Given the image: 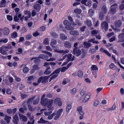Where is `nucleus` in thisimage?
Instances as JSON below:
<instances>
[{
    "label": "nucleus",
    "mask_w": 124,
    "mask_h": 124,
    "mask_svg": "<svg viewBox=\"0 0 124 124\" xmlns=\"http://www.w3.org/2000/svg\"><path fill=\"white\" fill-rule=\"evenodd\" d=\"M62 112H63V109L62 108H61L59 109L57 112H53L52 111V110L50 111H45L44 112V115L46 116V117H47L48 120H52L53 118H54V120L55 121H57L58 119H59L61 116H62ZM52 113H53L52 114Z\"/></svg>",
    "instance_id": "f257e3e1"
},
{
    "label": "nucleus",
    "mask_w": 124,
    "mask_h": 124,
    "mask_svg": "<svg viewBox=\"0 0 124 124\" xmlns=\"http://www.w3.org/2000/svg\"><path fill=\"white\" fill-rule=\"evenodd\" d=\"M45 94L43 95L41 99V104L42 106H47L48 110L51 111L54 110V107H53V104L54 103V100L53 99H48L45 98Z\"/></svg>",
    "instance_id": "f03ea898"
},
{
    "label": "nucleus",
    "mask_w": 124,
    "mask_h": 124,
    "mask_svg": "<svg viewBox=\"0 0 124 124\" xmlns=\"http://www.w3.org/2000/svg\"><path fill=\"white\" fill-rule=\"evenodd\" d=\"M68 20H69L71 23H70L67 20H64L63 22V23L65 26V29H66V30H68V31H73L74 30V27L71 26L72 23L74 22L73 21V18L72 17L69 16H68Z\"/></svg>",
    "instance_id": "7ed1b4c3"
},
{
    "label": "nucleus",
    "mask_w": 124,
    "mask_h": 124,
    "mask_svg": "<svg viewBox=\"0 0 124 124\" xmlns=\"http://www.w3.org/2000/svg\"><path fill=\"white\" fill-rule=\"evenodd\" d=\"M106 13H107V8H106V6H103L102 8V12L99 14L100 20H103V18H104V15L103 14H106Z\"/></svg>",
    "instance_id": "20e7f679"
},
{
    "label": "nucleus",
    "mask_w": 124,
    "mask_h": 124,
    "mask_svg": "<svg viewBox=\"0 0 124 124\" xmlns=\"http://www.w3.org/2000/svg\"><path fill=\"white\" fill-rule=\"evenodd\" d=\"M61 72V68H58L52 74V77L50 78L49 82H51L53 79H55V78H57L58 76H59V73Z\"/></svg>",
    "instance_id": "39448f33"
},
{
    "label": "nucleus",
    "mask_w": 124,
    "mask_h": 124,
    "mask_svg": "<svg viewBox=\"0 0 124 124\" xmlns=\"http://www.w3.org/2000/svg\"><path fill=\"white\" fill-rule=\"evenodd\" d=\"M40 58H41V59H44V60H46L47 62H54V61H55L56 60V58H51L48 59L49 56L45 54L40 55Z\"/></svg>",
    "instance_id": "423d86ee"
},
{
    "label": "nucleus",
    "mask_w": 124,
    "mask_h": 124,
    "mask_svg": "<svg viewBox=\"0 0 124 124\" xmlns=\"http://www.w3.org/2000/svg\"><path fill=\"white\" fill-rule=\"evenodd\" d=\"M48 79H49V77H40L38 79V83H42L43 84H45L48 82Z\"/></svg>",
    "instance_id": "0eeeda50"
},
{
    "label": "nucleus",
    "mask_w": 124,
    "mask_h": 124,
    "mask_svg": "<svg viewBox=\"0 0 124 124\" xmlns=\"http://www.w3.org/2000/svg\"><path fill=\"white\" fill-rule=\"evenodd\" d=\"M27 116L31 121H28L27 124H34L35 120L33 119V116H31V113H27Z\"/></svg>",
    "instance_id": "6e6552de"
},
{
    "label": "nucleus",
    "mask_w": 124,
    "mask_h": 124,
    "mask_svg": "<svg viewBox=\"0 0 124 124\" xmlns=\"http://www.w3.org/2000/svg\"><path fill=\"white\" fill-rule=\"evenodd\" d=\"M54 103L56 105H58L59 107H61L62 105V99L58 97H57L54 99Z\"/></svg>",
    "instance_id": "1a4fd4ad"
},
{
    "label": "nucleus",
    "mask_w": 124,
    "mask_h": 124,
    "mask_svg": "<svg viewBox=\"0 0 124 124\" xmlns=\"http://www.w3.org/2000/svg\"><path fill=\"white\" fill-rule=\"evenodd\" d=\"M117 7H118V5H117V4L112 5L109 11L110 13L111 14H114V13H116V9H117Z\"/></svg>",
    "instance_id": "9d476101"
},
{
    "label": "nucleus",
    "mask_w": 124,
    "mask_h": 124,
    "mask_svg": "<svg viewBox=\"0 0 124 124\" xmlns=\"http://www.w3.org/2000/svg\"><path fill=\"white\" fill-rule=\"evenodd\" d=\"M73 53L74 55H77V57H79L82 54V51L79 48H74Z\"/></svg>",
    "instance_id": "9b49d317"
},
{
    "label": "nucleus",
    "mask_w": 124,
    "mask_h": 124,
    "mask_svg": "<svg viewBox=\"0 0 124 124\" xmlns=\"http://www.w3.org/2000/svg\"><path fill=\"white\" fill-rule=\"evenodd\" d=\"M101 27L102 28V29H105V31H108V23H107L106 21H104L103 23H102L101 24Z\"/></svg>",
    "instance_id": "f8f14e48"
},
{
    "label": "nucleus",
    "mask_w": 124,
    "mask_h": 124,
    "mask_svg": "<svg viewBox=\"0 0 124 124\" xmlns=\"http://www.w3.org/2000/svg\"><path fill=\"white\" fill-rule=\"evenodd\" d=\"M34 97H35L29 99L27 102L30 111H32V107L31 106L30 104H31V102H32L33 99H34Z\"/></svg>",
    "instance_id": "ddd939ff"
},
{
    "label": "nucleus",
    "mask_w": 124,
    "mask_h": 124,
    "mask_svg": "<svg viewBox=\"0 0 124 124\" xmlns=\"http://www.w3.org/2000/svg\"><path fill=\"white\" fill-rule=\"evenodd\" d=\"M67 58V61L69 62L70 60H71V58H72V54H67L65 56L63 57V59H61L59 60V62H61L62 61H63V60H65V58Z\"/></svg>",
    "instance_id": "4468645a"
},
{
    "label": "nucleus",
    "mask_w": 124,
    "mask_h": 124,
    "mask_svg": "<svg viewBox=\"0 0 124 124\" xmlns=\"http://www.w3.org/2000/svg\"><path fill=\"white\" fill-rule=\"evenodd\" d=\"M54 51L55 52H56L57 53H59L60 54H67V53L69 52V50H68V49H66L65 50L62 49L61 50H60L58 49H55Z\"/></svg>",
    "instance_id": "2eb2a0df"
},
{
    "label": "nucleus",
    "mask_w": 124,
    "mask_h": 124,
    "mask_svg": "<svg viewBox=\"0 0 124 124\" xmlns=\"http://www.w3.org/2000/svg\"><path fill=\"white\" fill-rule=\"evenodd\" d=\"M77 110L80 116H84L85 115V112L83 111V107L82 106L78 107Z\"/></svg>",
    "instance_id": "dca6fc26"
},
{
    "label": "nucleus",
    "mask_w": 124,
    "mask_h": 124,
    "mask_svg": "<svg viewBox=\"0 0 124 124\" xmlns=\"http://www.w3.org/2000/svg\"><path fill=\"white\" fill-rule=\"evenodd\" d=\"M91 96H92V95L91 94V93H87L85 95V96L83 100V102H84V103L88 102V101H89V100H90V98H91Z\"/></svg>",
    "instance_id": "f3484780"
},
{
    "label": "nucleus",
    "mask_w": 124,
    "mask_h": 124,
    "mask_svg": "<svg viewBox=\"0 0 124 124\" xmlns=\"http://www.w3.org/2000/svg\"><path fill=\"white\" fill-rule=\"evenodd\" d=\"M2 32L4 35H8L10 33V31L7 28H4L2 29Z\"/></svg>",
    "instance_id": "a211bd4d"
},
{
    "label": "nucleus",
    "mask_w": 124,
    "mask_h": 124,
    "mask_svg": "<svg viewBox=\"0 0 124 124\" xmlns=\"http://www.w3.org/2000/svg\"><path fill=\"white\" fill-rule=\"evenodd\" d=\"M75 22H74L72 23V26H75L78 25V26H79L80 27L82 26V23H81V21H80L79 19H76L75 20Z\"/></svg>",
    "instance_id": "6ab92c4d"
},
{
    "label": "nucleus",
    "mask_w": 124,
    "mask_h": 124,
    "mask_svg": "<svg viewBox=\"0 0 124 124\" xmlns=\"http://www.w3.org/2000/svg\"><path fill=\"white\" fill-rule=\"evenodd\" d=\"M22 106H23V108H19V112H21V113L24 114L25 113V111H27V110H28V108H27V106L25 105V103H23L22 105Z\"/></svg>",
    "instance_id": "aec40b11"
},
{
    "label": "nucleus",
    "mask_w": 124,
    "mask_h": 124,
    "mask_svg": "<svg viewBox=\"0 0 124 124\" xmlns=\"http://www.w3.org/2000/svg\"><path fill=\"white\" fill-rule=\"evenodd\" d=\"M34 9L37 12H39L41 9V5L40 4H36L34 5Z\"/></svg>",
    "instance_id": "412c9836"
},
{
    "label": "nucleus",
    "mask_w": 124,
    "mask_h": 124,
    "mask_svg": "<svg viewBox=\"0 0 124 124\" xmlns=\"http://www.w3.org/2000/svg\"><path fill=\"white\" fill-rule=\"evenodd\" d=\"M100 52H101L102 53H105V54H106V55H107V56H108V57H111V54L110 53H109V52H108L107 51V50L105 49L104 48L101 47L100 49Z\"/></svg>",
    "instance_id": "4be33fe9"
},
{
    "label": "nucleus",
    "mask_w": 124,
    "mask_h": 124,
    "mask_svg": "<svg viewBox=\"0 0 124 124\" xmlns=\"http://www.w3.org/2000/svg\"><path fill=\"white\" fill-rule=\"evenodd\" d=\"M124 33L120 34L118 36V42H124Z\"/></svg>",
    "instance_id": "5701e85b"
},
{
    "label": "nucleus",
    "mask_w": 124,
    "mask_h": 124,
    "mask_svg": "<svg viewBox=\"0 0 124 124\" xmlns=\"http://www.w3.org/2000/svg\"><path fill=\"white\" fill-rule=\"evenodd\" d=\"M19 116L20 120L22 121V122H27L28 121V118H27L25 115L21 114H19Z\"/></svg>",
    "instance_id": "b1692460"
},
{
    "label": "nucleus",
    "mask_w": 124,
    "mask_h": 124,
    "mask_svg": "<svg viewBox=\"0 0 124 124\" xmlns=\"http://www.w3.org/2000/svg\"><path fill=\"white\" fill-rule=\"evenodd\" d=\"M5 49H6V47L4 46L0 47V53H1L2 55H6V54H7V52L5 51Z\"/></svg>",
    "instance_id": "393cba45"
},
{
    "label": "nucleus",
    "mask_w": 124,
    "mask_h": 124,
    "mask_svg": "<svg viewBox=\"0 0 124 124\" xmlns=\"http://www.w3.org/2000/svg\"><path fill=\"white\" fill-rule=\"evenodd\" d=\"M40 57V55H39V56L38 57H33V58H32L31 59V61H32L34 60V62H35V63H38V62H40V59H41V58Z\"/></svg>",
    "instance_id": "a878e982"
},
{
    "label": "nucleus",
    "mask_w": 124,
    "mask_h": 124,
    "mask_svg": "<svg viewBox=\"0 0 124 124\" xmlns=\"http://www.w3.org/2000/svg\"><path fill=\"white\" fill-rule=\"evenodd\" d=\"M18 121H19V117H18V115L16 114L13 117V122L15 124H18Z\"/></svg>",
    "instance_id": "bb28decb"
},
{
    "label": "nucleus",
    "mask_w": 124,
    "mask_h": 124,
    "mask_svg": "<svg viewBox=\"0 0 124 124\" xmlns=\"http://www.w3.org/2000/svg\"><path fill=\"white\" fill-rule=\"evenodd\" d=\"M34 79H35V78L33 76L28 77V83L31 84V83H32V81H33Z\"/></svg>",
    "instance_id": "cd10ccee"
},
{
    "label": "nucleus",
    "mask_w": 124,
    "mask_h": 124,
    "mask_svg": "<svg viewBox=\"0 0 124 124\" xmlns=\"http://www.w3.org/2000/svg\"><path fill=\"white\" fill-rule=\"evenodd\" d=\"M60 38L61 40H66L67 39V36L64 34L61 33Z\"/></svg>",
    "instance_id": "c85d7f7f"
},
{
    "label": "nucleus",
    "mask_w": 124,
    "mask_h": 124,
    "mask_svg": "<svg viewBox=\"0 0 124 124\" xmlns=\"http://www.w3.org/2000/svg\"><path fill=\"white\" fill-rule=\"evenodd\" d=\"M71 108H72V106L71 105V104H68L66 107V113H69V111H70V110H71Z\"/></svg>",
    "instance_id": "c756f323"
},
{
    "label": "nucleus",
    "mask_w": 124,
    "mask_h": 124,
    "mask_svg": "<svg viewBox=\"0 0 124 124\" xmlns=\"http://www.w3.org/2000/svg\"><path fill=\"white\" fill-rule=\"evenodd\" d=\"M57 45V41L55 40L52 39L50 42V46L52 47V48H55L56 47L55 45Z\"/></svg>",
    "instance_id": "7c9ffc66"
},
{
    "label": "nucleus",
    "mask_w": 124,
    "mask_h": 124,
    "mask_svg": "<svg viewBox=\"0 0 124 124\" xmlns=\"http://www.w3.org/2000/svg\"><path fill=\"white\" fill-rule=\"evenodd\" d=\"M71 35H79V31H71L69 32Z\"/></svg>",
    "instance_id": "2f4dec72"
},
{
    "label": "nucleus",
    "mask_w": 124,
    "mask_h": 124,
    "mask_svg": "<svg viewBox=\"0 0 124 124\" xmlns=\"http://www.w3.org/2000/svg\"><path fill=\"white\" fill-rule=\"evenodd\" d=\"M84 23L88 26V27H92L93 24L92 23V21L90 20L87 19L84 21Z\"/></svg>",
    "instance_id": "473e14b6"
},
{
    "label": "nucleus",
    "mask_w": 124,
    "mask_h": 124,
    "mask_svg": "<svg viewBox=\"0 0 124 124\" xmlns=\"http://www.w3.org/2000/svg\"><path fill=\"white\" fill-rule=\"evenodd\" d=\"M5 5H6V0H2L0 3V7L2 8V7H4Z\"/></svg>",
    "instance_id": "72a5a7b5"
},
{
    "label": "nucleus",
    "mask_w": 124,
    "mask_h": 124,
    "mask_svg": "<svg viewBox=\"0 0 124 124\" xmlns=\"http://www.w3.org/2000/svg\"><path fill=\"white\" fill-rule=\"evenodd\" d=\"M74 13H77V14H81L82 13V10L78 8L74 10Z\"/></svg>",
    "instance_id": "f704fd0d"
},
{
    "label": "nucleus",
    "mask_w": 124,
    "mask_h": 124,
    "mask_svg": "<svg viewBox=\"0 0 124 124\" xmlns=\"http://www.w3.org/2000/svg\"><path fill=\"white\" fill-rule=\"evenodd\" d=\"M12 118L9 116H5L4 120L6 121L7 124H9L10 123V120H11Z\"/></svg>",
    "instance_id": "c9c22d12"
},
{
    "label": "nucleus",
    "mask_w": 124,
    "mask_h": 124,
    "mask_svg": "<svg viewBox=\"0 0 124 124\" xmlns=\"http://www.w3.org/2000/svg\"><path fill=\"white\" fill-rule=\"evenodd\" d=\"M122 26V21L121 20H118L115 23L116 28H120Z\"/></svg>",
    "instance_id": "e433bc0d"
},
{
    "label": "nucleus",
    "mask_w": 124,
    "mask_h": 124,
    "mask_svg": "<svg viewBox=\"0 0 124 124\" xmlns=\"http://www.w3.org/2000/svg\"><path fill=\"white\" fill-rule=\"evenodd\" d=\"M64 45L65 47L66 48H71V44L69 42L66 41L64 43Z\"/></svg>",
    "instance_id": "4c0bfd02"
},
{
    "label": "nucleus",
    "mask_w": 124,
    "mask_h": 124,
    "mask_svg": "<svg viewBox=\"0 0 124 124\" xmlns=\"http://www.w3.org/2000/svg\"><path fill=\"white\" fill-rule=\"evenodd\" d=\"M83 45L85 48H90V47L92 46V44H91V43L86 42H84Z\"/></svg>",
    "instance_id": "58836bf2"
},
{
    "label": "nucleus",
    "mask_w": 124,
    "mask_h": 124,
    "mask_svg": "<svg viewBox=\"0 0 124 124\" xmlns=\"http://www.w3.org/2000/svg\"><path fill=\"white\" fill-rule=\"evenodd\" d=\"M109 66V68H110V69H112V70H115V69L117 68V66L115 65V64H114V63H110Z\"/></svg>",
    "instance_id": "ea45409f"
},
{
    "label": "nucleus",
    "mask_w": 124,
    "mask_h": 124,
    "mask_svg": "<svg viewBox=\"0 0 124 124\" xmlns=\"http://www.w3.org/2000/svg\"><path fill=\"white\" fill-rule=\"evenodd\" d=\"M91 68L92 70L95 71L98 70V67L96 65H92L91 67Z\"/></svg>",
    "instance_id": "a19ab883"
},
{
    "label": "nucleus",
    "mask_w": 124,
    "mask_h": 124,
    "mask_svg": "<svg viewBox=\"0 0 124 124\" xmlns=\"http://www.w3.org/2000/svg\"><path fill=\"white\" fill-rule=\"evenodd\" d=\"M88 13L90 16H93V14H94V11L90 9L88 11Z\"/></svg>",
    "instance_id": "79ce46f5"
},
{
    "label": "nucleus",
    "mask_w": 124,
    "mask_h": 124,
    "mask_svg": "<svg viewBox=\"0 0 124 124\" xmlns=\"http://www.w3.org/2000/svg\"><path fill=\"white\" fill-rule=\"evenodd\" d=\"M83 75H84V73L82 71H78V75L79 78H82V77H83Z\"/></svg>",
    "instance_id": "37998d69"
},
{
    "label": "nucleus",
    "mask_w": 124,
    "mask_h": 124,
    "mask_svg": "<svg viewBox=\"0 0 124 124\" xmlns=\"http://www.w3.org/2000/svg\"><path fill=\"white\" fill-rule=\"evenodd\" d=\"M8 42V39H0V43H7Z\"/></svg>",
    "instance_id": "c03bdc74"
},
{
    "label": "nucleus",
    "mask_w": 124,
    "mask_h": 124,
    "mask_svg": "<svg viewBox=\"0 0 124 124\" xmlns=\"http://www.w3.org/2000/svg\"><path fill=\"white\" fill-rule=\"evenodd\" d=\"M88 42L92 43L93 44L95 43L96 44H98V41H94V39H91L90 40H89Z\"/></svg>",
    "instance_id": "a18cd8bd"
},
{
    "label": "nucleus",
    "mask_w": 124,
    "mask_h": 124,
    "mask_svg": "<svg viewBox=\"0 0 124 124\" xmlns=\"http://www.w3.org/2000/svg\"><path fill=\"white\" fill-rule=\"evenodd\" d=\"M46 123H48V122L45 121L43 118H41L39 121V124H46Z\"/></svg>",
    "instance_id": "49530a36"
},
{
    "label": "nucleus",
    "mask_w": 124,
    "mask_h": 124,
    "mask_svg": "<svg viewBox=\"0 0 124 124\" xmlns=\"http://www.w3.org/2000/svg\"><path fill=\"white\" fill-rule=\"evenodd\" d=\"M51 36L54 38H58V37H59V35L55 32H53L51 33Z\"/></svg>",
    "instance_id": "de8ad7c7"
},
{
    "label": "nucleus",
    "mask_w": 124,
    "mask_h": 124,
    "mask_svg": "<svg viewBox=\"0 0 124 124\" xmlns=\"http://www.w3.org/2000/svg\"><path fill=\"white\" fill-rule=\"evenodd\" d=\"M18 36L17 32H14L12 34V38H16Z\"/></svg>",
    "instance_id": "09e8293b"
},
{
    "label": "nucleus",
    "mask_w": 124,
    "mask_h": 124,
    "mask_svg": "<svg viewBox=\"0 0 124 124\" xmlns=\"http://www.w3.org/2000/svg\"><path fill=\"white\" fill-rule=\"evenodd\" d=\"M7 19L8 21H13V16H10L9 15H7Z\"/></svg>",
    "instance_id": "8fccbe9b"
},
{
    "label": "nucleus",
    "mask_w": 124,
    "mask_h": 124,
    "mask_svg": "<svg viewBox=\"0 0 124 124\" xmlns=\"http://www.w3.org/2000/svg\"><path fill=\"white\" fill-rule=\"evenodd\" d=\"M116 108H117V106L116 105V104H114L111 108H109L108 109V111H111V110H115Z\"/></svg>",
    "instance_id": "3c124183"
},
{
    "label": "nucleus",
    "mask_w": 124,
    "mask_h": 124,
    "mask_svg": "<svg viewBox=\"0 0 124 124\" xmlns=\"http://www.w3.org/2000/svg\"><path fill=\"white\" fill-rule=\"evenodd\" d=\"M89 52H90L91 54H94V53L96 52V50L94 48H90L89 50Z\"/></svg>",
    "instance_id": "603ef678"
},
{
    "label": "nucleus",
    "mask_w": 124,
    "mask_h": 124,
    "mask_svg": "<svg viewBox=\"0 0 124 124\" xmlns=\"http://www.w3.org/2000/svg\"><path fill=\"white\" fill-rule=\"evenodd\" d=\"M76 93H77V89L76 88H73L71 90V93L72 94H75Z\"/></svg>",
    "instance_id": "864d4df0"
},
{
    "label": "nucleus",
    "mask_w": 124,
    "mask_h": 124,
    "mask_svg": "<svg viewBox=\"0 0 124 124\" xmlns=\"http://www.w3.org/2000/svg\"><path fill=\"white\" fill-rule=\"evenodd\" d=\"M43 53L46 54V55H48L49 57H52V56H53V54L52 53L47 51H43Z\"/></svg>",
    "instance_id": "5fc2aeb1"
},
{
    "label": "nucleus",
    "mask_w": 124,
    "mask_h": 124,
    "mask_svg": "<svg viewBox=\"0 0 124 124\" xmlns=\"http://www.w3.org/2000/svg\"><path fill=\"white\" fill-rule=\"evenodd\" d=\"M43 42L44 44H45V45H49V39H48V38H46Z\"/></svg>",
    "instance_id": "6e6d98bb"
},
{
    "label": "nucleus",
    "mask_w": 124,
    "mask_h": 124,
    "mask_svg": "<svg viewBox=\"0 0 124 124\" xmlns=\"http://www.w3.org/2000/svg\"><path fill=\"white\" fill-rule=\"evenodd\" d=\"M86 54H87L86 50H83V49H82V53L81 56V59H83V58H85V57H86Z\"/></svg>",
    "instance_id": "4d7b16f0"
},
{
    "label": "nucleus",
    "mask_w": 124,
    "mask_h": 124,
    "mask_svg": "<svg viewBox=\"0 0 124 124\" xmlns=\"http://www.w3.org/2000/svg\"><path fill=\"white\" fill-rule=\"evenodd\" d=\"M93 1H95V3H94L93 4V8L95 9V8H97V3H97V1H96V0H94Z\"/></svg>",
    "instance_id": "13d9d810"
},
{
    "label": "nucleus",
    "mask_w": 124,
    "mask_h": 124,
    "mask_svg": "<svg viewBox=\"0 0 124 124\" xmlns=\"http://www.w3.org/2000/svg\"><path fill=\"white\" fill-rule=\"evenodd\" d=\"M86 6H92V1L90 0H87Z\"/></svg>",
    "instance_id": "bf43d9fd"
},
{
    "label": "nucleus",
    "mask_w": 124,
    "mask_h": 124,
    "mask_svg": "<svg viewBox=\"0 0 124 124\" xmlns=\"http://www.w3.org/2000/svg\"><path fill=\"white\" fill-rule=\"evenodd\" d=\"M50 69V67H48L46 71L45 72V74H46V75L48 74H50L51 71L49 70Z\"/></svg>",
    "instance_id": "052dcab7"
},
{
    "label": "nucleus",
    "mask_w": 124,
    "mask_h": 124,
    "mask_svg": "<svg viewBox=\"0 0 124 124\" xmlns=\"http://www.w3.org/2000/svg\"><path fill=\"white\" fill-rule=\"evenodd\" d=\"M24 14L25 15H28V16H30V15H31V11L26 10L24 11Z\"/></svg>",
    "instance_id": "680f3d73"
},
{
    "label": "nucleus",
    "mask_w": 124,
    "mask_h": 124,
    "mask_svg": "<svg viewBox=\"0 0 124 124\" xmlns=\"http://www.w3.org/2000/svg\"><path fill=\"white\" fill-rule=\"evenodd\" d=\"M23 71L24 73H28L29 72V68L28 67H25L23 69Z\"/></svg>",
    "instance_id": "e2e57ef3"
},
{
    "label": "nucleus",
    "mask_w": 124,
    "mask_h": 124,
    "mask_svg": "<svg viewBox=\"0 0 124 124\" xmlns=\"http://www.w3.org/2000/svg\"><path fill=\"white\" fill-rule=\"evenodd\" d=\"M97 33H98V31H96L95 30H93L92 31V35H94L95 36Z\"/></svg>",
    "instance_id": "0e129e2a"
},
{
    "label": "nucleus",
    "mask_w": 124,
    "mask_h": 124,
    "mask_svg": "<svg viewBox=\"0 0 124 124\" xmlns=\"http://www.w3.org/2000/svg\"><path fill=\"white\" fill-rule=\"evenodd\" d=\"M33 69L34 70H38V69H39V67H38V65L35 64L33 65Z\"/></svg>",
    "instance_id": "69168bd1"
},
{
    "label": "nucleus",
    "mask_w": 124,
    "mask_h": 124,
    "mask_svg": "<svg viewBox=\"0 0 124 124\" xmlns=\"http://www.w3.org/2000/svg\"><path fill=\"white\" fill-rule=\"evenodd\" d=\"M39 103V98L36 99L35 101L33 102V105H36V104H38Z\"/></svg>",
    "instance_id": "338daca9"
},
{
    "label": "nucleus",
    "mask_w": 124,
    "mask_h": 124,
    "mask_svg": "<svg viewBox=\"0 0 124 124\" xmlns=\"http://www.w3.org/2000/svg\"><path fill=\"white\" fill-rule=\"evenodd\" d=\"M99 101H95L93 103V106L96 107L98 105H99Z\"/></svg>",
    "instance_id": "774afa93"
}]
</instances>
